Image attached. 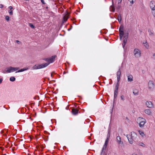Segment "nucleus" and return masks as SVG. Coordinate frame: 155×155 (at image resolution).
Wrapping results in <instances>:
<instances>
[{
    "label": "nucleus",
    "mask_w": 155,
    "mask_h": 155,
    "mask_svg": "<svg viewBox=\"0 0 155 155\" xmlns=\"http://www.w3.org/2000/svg\"><path fill=\"white\" fill-rule=\"evenodd\" d=\"M117 142L120 145H123V142L121 141V138L120 136H117L116 138Z\"/></svg>",
    "instance_id": "nucleus-11"
},
{
    "label": "nucleus",
    "mask_w": 155,
    "mask_h": 155,
    "mask_svg": "<svg viewBox=\"0 0 155 155\" xmlns=\"http://www.w3.org/2000/svg\"><path fill=\"white\" fill-rule=\"evenodd\" d=\"M144 46L147 49L149 48V46L148 43L146 41L145 42H143Z\"/></svg>",
    "instance_id": "nucleus-21"
},
{
    "label": "nucleus",
    "mask_w": 155,
    "mask_h": 155,
    "mask_svg": "<svg viewBox=\"0 0 155 155\" xmlns=\"http://www.w3.org/2000/svg\"><path fill=\"white\" fill-rule=\"evenodd\" d=\"M128 34H125L124 36V39H127L128 38Z\"/></svg>",
    "instance_id": "nucleus-28"
},
{
    "label": "nucleus",
    "mask_w": 155,
    "mask_h": 155,
    "mask_svg": "<svg viewBox=\"0 0 155 155\" xmlns=\"http://www.w3.org/2000/svg\"><path fill=\"white\" fill-rule=\"evenodd\" d=\"M72 112L73 114L76 115L78 113V110L76 109H73Z\"/></svg>",
    "instance_id": "nucleus-18"
},
{
    "label": "nucleus",
    "mask_w": 155,
    "mask_h": 155,
    "mask_svg": "<svg viewBox=\"0 0 155 155\" xmlns=\"http://www.w3.org/2000/svg\"><path fill=\"white\" fill-rule=\"evenodd\" d=\"M129 1L131 4V5L134 3V2H135L136 0H128Z\"/></svg>",
    "instance_id": "nucleus-30"
},
{
    "label": "nucleus",
    "mask_w": 155,
    "mask_h": 155,
    "mask_svg": "<svg viewBox=\"0 0 155 155\" xmlns=\"http://www.w3.org/2000/svg\"><path fill=\"white\" fill-rule=\"evenodd\" d=\"M29 26L32 28H35L34 26L31 23H29Z\"/></svg>",
    "instance_id": "nucleus-31"
},
{
    "label": "nucleus",
    "mask_w": 155,
    "mask_h": 155,
    "mask_svg": "<svg viewBox=\"0 0 155 155\" xmlns=\"http://www.w3.org/2000/svg\"><path fill=\"white\" fill-rule=\"evenodd\" d=\"M110 131H109L108 132V134L107 135V139L105 141L104 144V145L103 147V150L105 149V148H106L107 146V144L108 143V141H109V139L110 138Z\"/></svg>",
    "instance_id": "nucleus-8"
},
{
    "label": "nucleus",
    "mask_w": 155,
    "mask_h": 155,
    "mask_svg": "<svg viewBox=\"0 0 155 155\" xmlns=\"http://www.w3.org/2000/svg\"><path fill=\"white\" fill-rule=\"evenodd\" d=\"M48 65V64L47 63H45L40 64H35L32 67L33 70H36L43 68L47 67Z\"/></svg>",
    "instance_id": "nucleus-4"
},
{
    "label": "nucleus",
    "mask_w": 155,
    "mask_h": 155,
    "mask_svg": "<svg viewBox=\"0 0 155 155\" xmlns=\"http://www.w3.org/2000/svg\"><path fill=\"white\" fill-rule=\"evenodd\" d=\"M122 0H117L118 3H117V1L115 2V5L116 8L119 9L121 7V5L120 4Z\"/></svg>",
    "instance_id": "nucleus-13"
},
{
    "label": "nucleus",
    "mask_w": 155,
    "mask_h": 155,
    "mask_svg": "<svg viewBox=\"0 0 155 155\" xmlns=\"http://www.w3.org/2000/svg\"><path fill=\"white\" fill-rule=\"evenodd\" d=\"M24 71L23 68H22L20 70H18V71H16V73H18V72H21Z\"/></svg>",
    "instance_id": "nucleus-34"
},
{
    "label": "nucleus",
    "mask_w": 155,
    "mask_h": 155,
    "mask_svg": "<svg viewBox=\"0 0 155 155\" xmlns=\"http://www.w3.org/2000/svg\"><path fill=\"white\" fill-rule=\"evenodd\" d=\"M118 86L119 84H118V82H117V83L115 86V89L114 90L115 91H118Z\"/></svg>",
    "instance_id": "nucleus-27"
},
{
    "label": "nucleus",
    "mask_w": 155,
    "mask_h": 155,
    "mask_svg": "<svg viewBox=\"0 0 155 155\" xmlns=\"http://www.w3.org/2000/svg\"><path fill=\"white\" fill-rule=\"evenodd\" d=\"M68 19V17L67 16L65 15L64 17V21H66Z\"/></svg>",
    "instance_id": "nucleus-29"
},
{
    "label": "nucleus",
    "mask_w": 155,
    "mask_h": 155,
    "mask_svg": "<svg viewBox=\"0 0 155 155\" xmlns=\"http://www.w3.org/2000/svg\"><path fill=\"white\" fill-rule=\"evenodd\" d=\"M8 12L10 15H12L13 14V12L12 10H9L8 11Z\"/></svg>",
    "instance_id": "nucleus-37"
},
{
    "label": "nucleus",
    "mask_w": 155,
    "mask_h": 155,
    "mask_svg": "<svg viewBox=\"0 0 155 155\" xmlns=\"http://www.w3.org/2000/svg\"><path fill=\"white\" fill-rule=\"evenodd\" d=\"M134 54L136 58H139L141 56V51L138 49L136 48L134 50Z\"/></svg>",
    "instance_id": "nucleus-6"
},
{
    "label": "nucleus",
    "mask_w": 155,
    "mask_h": 155,
    "mask_svg": "<svg viewBox=\"0 0 155 155\" xmlns=\"http://www.w3.org/2000/svg\"><path fill=\"white\" fill-rule=\"evenodd\" d=\"M24 71H26V70H28V68H27V67H26V68H23Z\"/></svg>",
    "instance_id": "nucleus-38"
},
{
    "label": "nucleus",
    "mask_w": 155,
    "mask_h": 155,
    "mask_svg": "<svg viewBox=\"0 0 155 155\" xmlns=\"http://www.w3.org/2000/svg\"><path fill=\"white\" fill-rule=\"evenodd\" d=\"M151 9L152 11H153V10H155V7H153V8H150Z\"/></svg>",
    "instance_id": "nucleus-41"
},
{
    "label": "nucleus",
    "mask_w": 155,
    "mask_h": 155,
    "mask_svg": "<svg viewBox=\"0 0 155 155\" xmlns=\"http://www.w3.org/2000/svg\"><path fill=\"white\" fill-rule=\"evenodd\" d=\"M137 136V134L134 132H131L130 135H126V137L127 138L129 143L131 144H133V140L135 139L136 138Z\"/></svg>",
    "instance_id": "nucleus-2"
},
{
    "label": "nucleus",
    "mask_w": 155,
    "mask_h": 155,
    "mask_svg": "<svg viewBox=\"0 0 155 155\" xmlns=\"http://www.w3.org/2000/svg\"><path fill=\"white\" fill-rule=\"evenodd\" d=\"M56 57V55H54L51 57L49 58H46L45 60L48 62L47 63L48 64V65L51 63H52L54 61Z\"/></svg>",
    "instance_id": "nucleus-7"
},
{
    "label": "nucleus",
    "mask_w": 155,
    "mask_h": 155,
    "mask_svg": "<svg viewBox=\"0 0 155 155\" xmlns=\"http://www.w3.org/2000/svg\"><path fill=\"white\" fill-rule=\"evenodd\" d=\"M133 93L135 95H137L138 94V91L135 89L133 90Z\"/></svg>",
    "instance_id": "nucleus-19"
},
{
    "label": "nucleus",
    "mask_w": 155,
    "mask_h": 155,
    "mask_svg": "<svg viewBox=\"0 0 155 155\" xmlns=\"http://www.w3.org/2000/svg\"><path fill=\"white\" fill-rule=\"evenodd\" d=\"M5 19L7 21H8L9 20V17L8 16H6L5 17Z\"/></svg>",
    "instance_id": "nucleus-32"
},
{
    "label": "nucleus",
    "mask_w": 155,
    "mask_h": 155,
    "mask_svg": "<svg viewBox=\"0 0 155 155\" xmlns=\"http://www.w3.org/2000/svg\"><path fill=\"white\" fill-rule=\"evenodd\" d=\"M137 122L139 123V126L141 128L143 127L145 124L147 122L146 120L142 117H139L137 119Z\"/></svg>",
    "instance_id": "nucleus-3"
},
{
    "label": "nucleus",
    "mask_w": 155,
    "mask_h": 155,
    "mask_svg": "<svg viewBox=\"0 0 155 155\" xmlns=\"http://www.w3.org/2000/svg\"><path fill=\"white\" fill-rule=\"evenodd\" d=\"M41 2L44 4H45V1H44V0H41Z\"/></svg>",
    "instance_id": "nucleus-40"
},
{
    "label": "nucleus",
    "mask_w": 155,
    "mask_h": 155,
    "mask_svg": "<svg viewBox=\"0 0 155 155\" xmlns=\"http://www.w3.org/2000/svg\"><path fill=\"white\" fill-rule=\"evenodd\" d=\"M16 42L18 44H19L21 43L20 42L18 41V40H16Z\"/></svg>",
    "instance_id": "nucleus-39"
},
{
    "label": "nucleus",
    "mask_w": 155,
    "mask_h": 155,
    "mask_svg": "<svg viewBox=\"0 0 155 155\" xmlns=\"http://www.w3.org/2000/svg\"><path fill=\"white\" fill-rule=\"evenodd\" d=\"M153 58L155 59V54L154 53L153 54Z\"/></svg>",
    "instance_id": "nucleus-43"
},
{
    "label": "nucleus",
    "mask_w": 155,
    "mask_h": 155,
    "mask_svg": "<svg viewBox=\"0 0 155 155\" xmlns=\"http://www.w3.org/2000/svg\"><path fill=\"white\" fill-rule=\"evenodd\" d=\"M152 13L153 15L155 17V10H153L152 11Z\"/></svg>",
    "instance_id": "nucleus-35"
},
{
    "label": "nucleus",
    "mask_w": 155,
    "mask_h": 155,
    "mask_svg": "<svg viewBox=\"0 0 155 155\" xmlns=\"http://www.w3.org/2000/svg\"><path fill=\"white\" fill-rule=\"evenodd\" d=\"M132 155H137L136 153H133L132 154Z\"/></svg>",
    "instance_id": "nucleus-46"
},
{
    "label": "nucleus",
    "mask_w": 155,
    "mask_h": 155,
    "mask_svg": "<svg viewBox=\"0 0 155 155\" xmlns=\"http://www.w3.org/2000/svg\"><path fill=\"white\" fill-rule=\"evenodd\" d=\"M19 68V67H14L12 66H9L6 68L2 71V73H10L15 71L18 70Z\"/></svg>",
    "instance_id": "nucleus-1"
},
{
    "label": "nucleus",
    "mask_w": 155,
    "mask_h": 155,
    "mask_svg": "<svg viewBox=\"0 0 155 155\" xmlns=\"http://www.w3.org/2000/svg\"><path fill=\"white\" fill-rule=\"evenodd\" d=\"M2 81H3V79L2 78L0 79V84L2 83Z\"/></svg>",
    "instance_id": "nucleus-42"
},
{
    "label": "nucleus",
    "mask_w": 155,
    "mask_h": 155,
    "mask_svg": "<svg viewBox=\"0 0 155 155\" xmlns=\"http://www.w3.org/2000/svg\"><path fill=\"white\" fill-rule=\"evenodd\" d=\"M120 98L121 99V100H122V101H124V96L123 95H122L121 96H120Z\"/></svg>",
    "instance_id": "nucleus-36"
},
{
    "label": "nucleus",
    "mask_w": 155,
    "mask_h": 155,
    "mask_svg": "<svg viewBox=\"0 0 155 155\" xmlns=\"http://www.w3.org/2000/svg\"><path fill=\"white\" fill-rule=\"evenodd\" d=\"M127 80L129 82H131L133 81V77L131 74H129L128 75Z\"/></svg>",
    "instance_id": "nucleus-15"
},
{
    "label": "nucleus",
    "mask_w": 155,
    "mask_h": 155,
    "mask_svg": "<svg viewBox=\"0 0 155 155\" xmlns=\"http://www.w3.org/2000/svg\"><path fill=\"white\" fill-rule=\"evenodd\" d=\"M155 85L153 81L150 80L148 83V88L150 91H152L154 88Z\"/></svg>",
    "instance_id": "nucleus-5"
},
{
    "label": "nucleus",
    "mask_w": 155,
    "mask_h": 155,
    "mask_svg": "<svg viewBox=\"0 0 155 155\" xmlns=\"http://www.w3.org/2000/svg\"><path fill=\"white\" fill-rule=\"evenodd\" d=\"M144 112L145 114L149 116H152L153 113L151 110L149 109L144 110Z\"/></svg>",
    "instance_id": "nucleus-12"
},
{
    "label": "nucleus",
    "mask_w": 155,
    "mask_h": 155,
    "mask_svg": "<svg viewBox=\"0 0 155 155\" xmlns=\"http://www.w3.org/2000/svg\"><path fill=\"white\" fill-rule=\"evenodd\" d=\"M110 9L111 11L114 12V0H112V5L111 6L110 8Z\"/></svg>",
    "instance_id": "nucleus-20"
},
{
    "label": "nucleus",
    "mask_w": 155,
    "mask_h": 155,
    "mask_svg": "<svg viewBox=\"0 0 155 155\" xmlns=\"http://www.w3.org/2000/svg\"><path fill=\"white\" fill-rule=\"evenodd\" d=\"M146 106L149 108H152L154 106L152 102L150 101H147L145 103Z\"/></svg>",
    "instance_id": "nucleus-10"
},
{
    "label": "nucleus",
    "mask_w": 155,
    "mask_h": 155,
    "mask_svg": "<svg viewBox=\"0 0 155 155\" xmlns=\"http://www.w3.org/2000/svg\"><path fill=\"white\" fill-rule=\"evenodd\" d=\"M118 93V91H115L114 92V99H115L117 97V94Z\"/></svg>",
    "instance_id": "nucleus-24"
},
{
    "label": "nucleus",
    "mask_w": 155,
    "mask_h": 155,
    "mask_svg": "<svg viewBox=\"0 0 155 155\" xmlns=\"http://www.w3.org/2000/svg\"><path fill=\"white\" fill-rule=\"evenodd\" d=\"M3 6L2 5H0V8H2Z\"/></svg>",
    "instance_id": "nucleus-45"
},
{
    "label": "nucleus",
    "mask_w": 155,
    "mask_h": 155,
    "mask_svg": "<svg viewBox=\"0 0 155 155\" xmlns=\"http://www.w3.org/2000/svg\"><path fill=\"white\" fill-rule=\"evenodd\" d=\"M150 8H153V7H155V2L154 1H152L150 3Z\"/></svg>",
    "instance_id": "nucleus-17"
},
{
    "label": "nucleus",
    "mask_w": 155,
    "mask_h": 155,
    "mask_svg": "<svg viewBox=\"0 0 155 155\" xmlns=\"http://www.w3.org/2000/svg\"><path fill=\"white\" fill-rule=\"evenodd\" d=\"M119 32L120 39L121 40L123 35H124L125 34H124V32L123 31V27H120L119 28Z\"/></svg>",
    "instance_id": "nucleus-9"
},
{
    "label": "nucleus",
    "mask_w": 155,
    "mask_h": 155,
    "mask_svg": "<svg viewBox=\"0 0 155 155\" xmlns=\"http://www.w3.org/2000/svg\"><path fill=\"white\" fill-rule=\"evenodd\" d=\"M138 145L142 147H144L145 146V144L141 142H139L138 143Z\"/></svg>",
    "instance_id": "nucleus-26"
},
{
    "label": "nucleus",
    "mask_w": 155,
    "mask_h": 155,
    "mask_svg": "<svg viewBox=\"0 0 155 155\" xmlns=\"http://www.w3.org/2000/svg\"><path fill=\"white\" fill-rule=\"evenodd\" d=\"M10 80L11 81H14L15 80V78L14 77H11L10 78Z\"/></svg>",
    "instance_id": "nucleus-25"
},
{
    "label": "nucleus",
    "mask_w": 155,
    "mask_h": 155,
    "mask_svg": "<svg viewBox=\"0 0 155 155\" xmlns=\"http://www.w3.org/2000/svg\"><path fill=\"white\" fill-rule=\"evenodd\" d=\"M121 73V71L120 70V68L119 70L117 71V81L118 82L120 81Z\"/></svg>",
    "instance_id": "nucleus-14"
},
{
    "label": "nucleus",
    "mask_w": 155,
    "mask_h": 155,
    "mask_svg": "<svg viewBox=\"0 0 155 155\" xmlns=\"http://www.w3.org/2000/svg\"><path fill=\"white\" fill-rule=\"evenodd\" d=\"M9 8L10 10H11L13 8L12 7L10 6L9 7Z\"/></svg>",
    "instance_id": "nucleus-44"
},
{
    "label": "nucleus",
    "mask_w": 155,
    "mask_h": 155,
    "mask_svg": "<svg viewBox=\"0 0 155 155\" xmlns=\"http://www.w3.org/2000/svg\"><path fill=\"white\" fill-rule=\"evenodd\" d=\"M127 39H124L123 42V43L122 44V45L123 48L124 47L126 44L127 42Z\"/></svg>",
    "instance_id": "nucleus-23"
},
{
    "label": "nucleus",
    "mask_w": 155,
    "mask_h": 155,
    "mask_svg": "<svg viewBox=\"0 0 155 155\" xmlns=\"http://www.w3.org/2000/svg\"><path fill=\"white\" fill-rule=\"evenodd\" d=\"M149 34L151 36H153V33L151 31H149Z\"/></svg>",
    "instance_id": "nucleus-33"
},
{
    "label": "nucleus",
    "mask_w": 155,
    "mask_h": 155,
    "mask_svg": "<svg viewBox=\"0 0 155 155\" xmlns=\"http://www.w3.org/2000/svg\"><path fill=\"white\" fill-rule=\"evenodd\" d=\"M117 19L119 22H120L121 20V15L120 14H119V15L117 16Z\"/></svg>",
    "instance_id": "nucleus-22"
},
{
    "label": "nucleus",
    "mask_w": 155,
    "mask_h": 155,
    "mask_svg": "<svg viewBox=\"0 0 155 155\" xmlns=\"http://www.w3.org/2000/svg\"><path fill=\"white\" fill-rule=\"evenodd\" d=\"M139 134L142 137H145V134H144V132L141 130H138Z\"/></svg>",
    "instance_id": "nucleus-16"
}]
</instances>
